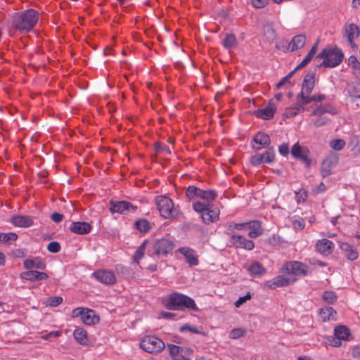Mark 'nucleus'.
Segmentation results:
<instances>
[{"label":"nucleus","mask_w":360,"mask_h":360,"mask_svg":"<svg viewBox=\"0 0 360 360\" xmlns=\"http://www.w3.org/2000/svg\"><path fill=\"white\" fill-rule=\"evenodd\" d=\"M245 330L240 328H234L231 330L229 337L232 339H238L245 334Z\"/></svg>","instance_id":"obj_49"},{"label":"nucleus","mask_w":360,"mask_h":360,"mask_svg":"<svg viewBox=\"0 0 360 360\" xmlns=\"http://www.w3.org/2000/svg\"><path fill=\"white\" fill-rule=\"evenodd\" d=\"M296 278L290 277L287 275H280L274 277L273 279L267 281L266 285L270 289H276L279 287H285L294 283Z\"/></svg>","instance_id":"obj_11"},{"label":"nucleus","mask_w":360,"mask_h":360,"mask_svg":"<svg viewBox=\"0 0 360 360\" xmlns=\"http://www.w3.org/2000/svg\"><path fill=\"white\" fill-rule=\"evenodd\" d=\"M276 110L275 104L270 101L266 108L256 110L255 115L263 120H270L274 117Z\"/></svg>","instance_id":"obj_18"},{"label":"nucleus","mask_w":360,"mask_h":360,"mask_svg":"<svg viewBox=\"0 0 360 360\" xmlns=\"http://www.w3.org/2000/svg\"><path fill=\"white\" fill-rule=\"evenodd\" d=\"M93 276L98 281L105 285H114L117 282L115 274L107 269L96 271Z\"/></svg>","instance_id":"obj_13"},{"label":"nucleus","mask_w":360,"mask_h":360,"mask_svg":"<svg viewBox=\"0 0 360 360\" xmlns=\"http://www.w3.org/2000/svg\"><path fill=\"white\" fill-rule=\"evenodd\" d=\"M73 335L76 341L80 345H86L87 344V333L84 328H78L75 329Z\"/></svg>","instance_id":"obj_32"},{"label":"nucleus","mask_w":360,"mask_h":360,"mask_svg":"<svg viewBox=\"0 0 360 360\" xmlns=\"http://www.w3.org/2000/svg\"><path fill=\"white\" fill-rule=\"evenodd\" d=\"M49 278V275L45 272H40L37 270H30L24 271V279L31 281H39Z\"/></svg>","instance_id":"obj_22"},{"label":"nucleus","mask_w":360,"mask_h":360,"mask_svg":"<svg viewBox=\"0 0 360 360\" xmlns=\"http://www.w3.org/2000/svg\"><path fill=\"white\" fill-rule=\"evenodd\" d=\"M109 205V209L112 213L126 214L129 212H134L137 210V206L134 205L131 202L125 200H110Z\"/></svg>","instance_id":"obj_7"},{"label":"nucleus","mask_w":360,"mask_h":360,"mask_svg":"<svg viewBox=\"0 0 360 360\" xmlns=\"http://www.w3.org/2000/svg\"><path fill=\"white\" fill-rule=\"evenodd\" d=\"M293 225L295 229L302 230L305 226L304 220L301 217L295 219L293 221Z\"/></svg>","instance_id":"obj_57"},{"label":"nucleus","mask_w":360,"mask_h":360,"mask_svg":"<svg viewBox=\"0 0 360 360\" xmlns=\"http://www.w3.org/2000/svg\"><path fill=\"white\" fill-rule=\"evenodd\" d=\"M295 70H292L290 72H289L285 77H284L278 83L276 84L277 88H281L282 86H283L286 83H290V79L295 74Z\"/></svg>","instance_id":"obj_55"},{"label":"nucleus","mask_w":360,"mask_h":360,"mask_svg":"<svg viewBox=\"0 0 360 360\" xmlns=\"http://www.w3.org/2000/svg\"><path fill=\"white\" fill-rule=\"evenodd\" d=\"M250 293H248L246 295L239 297V299L235 302V306L236 307H239L240 305H242L243 303H245L247 300H250Z\"/></svg>","instance_id":"obj_62"},{"label":"nucleus","mask_w":360,"mask_h":360,"mask_svg":"<svg viewBox=\"0 0 360 360\" xmlns=\"http://www.w3.org/2000/svg\"><path fill=\"white\" fill-rule=\"evenodd\" d=\"M319 314L323 321L335 320L336 311L330 307H326L320 309Z\"/></svg>","instance_id":"obj_31"},{"label":"nucleus","mask_w":360,"mask_h":360,"mask_svg":"<svg viewBox=\"0 0 360 360\" xmlns=\"http://www.w3.org/2000/svg\"><path fill=\"white\" fill-rule=\"evenodd\" d=\"M335 336L342 340H347L350 335L349 328L345 326H339L335 328Z\"/></svg>","instance_id":"obj_35"},{"label":"nucleus","mask_w":360,"mask_h":360,"mask_svg":"<svg viewBox=\"0 0 360 360\" xmlns=\"http://www.w3.org/2000/svg\"><path fill=\"white\" fill-rule=\"evenodd\" d=\"M319 117H318L316 120H313L311 121L313 126L315 127H321L322 126H324V125L327 124L328 123V122L330 121L329 118L326 116H322V115H319Z\"/></svg>","instance_id":"obj_47"},{"label":"nucleus","mask_w":360,"mask_h":360,"mask_svg":"<svg viewBox=\"0 0 360 360\" xmlns=\"http://www.w3.org/2000/svg\"><path fill=\"white\" fill-rule=\"evenodd\" d=\"M278 151L281 155L286 156L289 153V146L287 143H283L278 147Z\"/></svg>","instance_id":"obj_63"},{"label":"nucleus","mask_w":360,"mask_h":360,"mask_svg":"<svg viewBox=\"0 0 360 360\" xmlns=\"http://www.w3.org/2000/svg\"><path fill=\"white\" fill-rule=\"evenodd\" d=\"M63 298L59 296H53L46 298L44 303L46 306L57 307L63 302Z\"/></svg>","instance_id":"obj_43"},{"label":"nucleus","mask_w":360,"mask_h":360,"mask_svg":"<svg viewBox=\"0 0 360 360\" xmlns=\"http://www.w3.org/2000/svg\"><path fill=\"white\" fill-rule=\"evenodd\" d=\"M316 58L323 59L321 65L328 68H334L338 66L342 61L344 55L339 49L326 48L318 54Z\"/></svg>","instance_id":"obj_2"},{"label":"nucleus","mask_w":360,"mask_h":360,"mask_svg":"<svg viewBox=\"0 0 360 360\" xmlns=\"http://www.w3.org/2000/svg\"><path fill=\"white\" fill-rule=\"evenodd\" d=\"M345 141L341 139H335L330 142V146L335 150H342L345 147Z\"/></svg>","instance_id":"obj_48"},{"label":"nucleus","mask_w":360,"mask_h":360,"mask_svg":"<svg viewBox=\"0 0 360 360\" xmlns=\"http://www.w3.org/2000/svg\"><path fill=\"white\" fill-rule=\"evenodd\" d=\"M82 322L86 325H94L100 321V317L95 314V311L90 309H86L82 318Z\"/></svg>","instance_id":"obj_24"},{"label":"nucleus","mask_w":360,"mask_h":360,"mask_svg":"<svg viewBox=\"0 0 360 360\" xmlns=\"http://www.w3.org/2000/svg\"><path fill=\"white\" fill-rule=\"evenodd\" d=\"M69 229L72 233L84 235L90 232L91 226L88 222L76 221L72 222Z\"/></svg>","instance_id":"obj_20"},{"label":"nucleus","mask_w":360,"mask_h":360,"mask_svg":"<svg viewBox=\"0 0 360 360\" xmlns=\"http://www.w3.org/2000/svg\"><path fill=\"white\" fill-rule=\"evenodd\" d=\"M140 346L148 353H158L165 347L164 342L154 335L145 337L141 342Z\"/></svg>","instance_id":"obj_4"},{"label":"nucleus","mask_w":360,"mask_h":360,"mask_svg":"<svg viewBox=\"0 0 360 360\" xmlns=\"http://www.w3.org/2000/svg\"><path fill=\"white\" fill-rule=\"evenodd\" d=\"M264 163H271L275 160V150L273 147H268L264 154H262Z\"/></svg>","instance_id":"obj_40"},{"label":"nucleus","mask_w":360,"mask_h":360,"mask_svg":"<svg viewBox=\"0 0 360 360\" xmlns=\"http://www.w3.org/2000/svg\"><path fill=\"white\" fill-rule=\"evenodd\" d=\"M334 243L328 239L319 240L316 243V250L323 255H330L334 250Z\"/></svg>","instance_id":"obj_17"},{"label":"nucleus","mask_w":360,"mask_h":360,"mask_svg":"<svg viewBox=\"0 0 360 360\" xmlns=\"http://www.w3.org/2000/svg\"><path fill=\"white\" fill-rule=\"evenodd\" d=\"M196 193L197 187L195 186H189L186 191V196L189 200H191L195 198Z\"/></svg>","instance_id":"obj_50"},{"label":"nucleus","mask_w":360,"mask_h":360,"mask_svg":"<svg viewBox=\"0 0 360 360\" xmlns=\"http://www.w3.org/2000/svg\"><path fill=\"white\" fill-rule=\"evenodd\" d=\"M165 305L170 310L181 309L184 307L193 311L198 309L195 301L192 298L177 292L172 293L168 297Z\"/></svg>","instance_id":"obj_1"},{"label":"nucleus","mask_w":360,"mask_h":360,"mask_svg":"<svg viewBox=\"0 0 360 360\" xmlns=\"http://www.w3.org/2000/svg\"><path fill=\"white\" fill-rule=\"evenodd\" d=\"M331 165L330 160H324L321 167V174L323 178L328 176L331 174Z\"/></svg>","instance_id":"obj_44"},{"label":"nucleus","mask_w":360,"mask_h":360,"mask_svg":"<svg viewBox=\"0 0 360 360\" xmlns=\"http://www.w3.org/2000/svg\"><path fill=\"white\" fill-rule=\"evenodd\" d=\"M87 308L84 307H77L72 312V317L76 318L80 316L81 319L83 316L84 313H85Z\"/></svg>","instance_id":"obj_58"},{"label":"nucleus","mask_w":360,"mask_h":360,"mask_svg":"<svg viewBox=\"0 0 360 360\" xmlns=\"http://www.w3.org/2000/svg\"><path fill=\"white\" fill-rule=\"evenodd\" d=\"M219 214V210L217 208L211 210L210 207H207L201 214V217L204 222L209 224L217 219Z\"/></svg>","instance_id":"obj_29"},{"label":"nucleus","mask_w":360,"mask_h":360,"mask_svg":"<svg viewBox=\"0 0 360 360\" xmlns=\"http://www.w3.org/2000/svg\"><path fill=\"white\" fill-rule=\"evenodd\" d=\"M304 105L301 102V99L297 97V103L291 107L287 108L284 112L286 118H290L297 115L301 110H304Z\"/></svg>","instance_id":"obj_26"},{"label":"nucleus","mask_w":360,"mask_h":360,"mask_svg":"<svg viewBox=\"0 0 360 360\" xmlns=\"http://www.w3.org/2000/svg\"><path fill=\"white\" fill-rule=\"evenodd\" d=\"M250 162L254 166H258L262 163H264L263 156L261 153H257L251 157Z\"/></svg>","instance_id":"obj_52"},{"label":"nucleus","mask_w":360,"mask_h":360,"mask_svg":"<svg viewBox=\"0 0 360 360\" xmlns=\"http://www.w3.org/2000/svg\"><path fill=\"white\" fill-rule=\"evenodd\" d=\"M179 252L185 257L190 266H197L198 264V255L194 250L184 247L179 248Z\"/></svg>","instance_id":"obj_19"},{"label":"nucleus","mask_w":360,"mask_h":360,"mask_svg":"<svg viewBox=\"0 0 360 360\" xmlns=\"http://www.w3.org/2000/svg\"><path fill=\"white\" fill-rule=\"evenodd\" d=\"M222 44L224 48L231 49L237 46V40L235 34H226L225 38L223 40Z\"/></svg>","instance_id":"obj_37"},{"label":"nucleus","mask_w":360,"mask_h":360,"mask_svg":"<svg viewBox=\"0 0 360 360\" xmlns=\"http://www.w3.org/2000/svg\"><path fill=\"white\" fill-rule=\"evenodd\" d=\"M174 248V243L171 240L165 238L157 239L153 243V254L158 256H167Z\"/></svg>","instance_id":"obj_5"},{"label":"nucleus","mask_w":360,"mask_h":360,"mask_svg":"<svg viewBox=\"0 0 360 360\" xmlns=\"http://www.w3.org/2000/svg\"><path fill=\"white\" fill-rule=\"evenodd\" d=\"M167 348L173 360H191L182 355V348L174 345H168Z\"/></svg>","instance_id":"obj_28"},{"label":"nucleus","mask_w":360,"mask_h":360,"mask_svg":"<svg viewBox=\"0 0 360 360\" xmlns=\"http://www.w3.org/2000/svg\"><path fill=\"white\" fill-rule=\"evenodd\" d=\"M134 226L141 233H148L151 229L150 223L146 219L136 220Z\"/></svg>","instance_id":"obj_34"},{"label":"nucleus","mask_w":360,"mask_h":360,"mask_svg":"<svg viewBox=\"0 0 360 360\" xmlns=\"http://www.w3.org/2000/svg\"><path fill=\"white\" fill-rule=\"evenodd\" d=\"M252 148L256 150H260L262 148L269 147L271 143V139L268 134L264 132H258L252 139Z\"/></svg>","instance_id":"obj_16"},{"label":"nucleus","mask_w":360,"mask_h":360,"mask_svg":"<svg viewBox=\"0 0 360 360\" xmlns=\"http://www.w3.org/2000/svg\"><path fill=\"white\" fill-rule=\"evenodd\" d=\"M351 68L352 69V73L354 75V76L356 78L360 79V62Z\"/></svg>","instance_id":"obj_64"},{"label":"nucleus","mask_w":360,"mask_h":360,"mask_svg":"<svg viewBox=\"0 0 360 360\" xmlns=\"http://www.w3.org/2000/svg\"><path fill=\"white\" fill-rule=\"evenodd\" d=\"M193 210L200 213L201 214L204 212V211L207 208V206L200 202H197L193 204Z\"/></svg>","instance_id":"obj_56"},{"label":"nucleus","mask_w":360,"mask_h":360,"mask_svg":"<svg viewBox=\"0 0 360 360\" xmlns=\"http://www.w3.org/2000/svg\"><path fill=\"white\" fill-rule=\"evenodd\" d=\"M269 0H252V6L256 8H262L267 5Z\"/></svg>","instance_id":"obj_60"},{"label":"nucleus","mask_w":360,"mask_h":360,"mask_svg":"<svg viewBox=\"0 0 360 360\" xmlns=\"http://www.w3.org/2000/svg\"><path fill=\"white\" fill-rule=\"evenodd\" d=\"M325 113L335 115L337 113L336 110L329 103L318 105L311 112V115H322Z\"/></svg>","instance_id":"obj_27"},{"label":"nucleus","mask_w":360,"mask_h":360,"mask_svg":"<svg viewBox=\"0 0 360 360\" xmlns=\"http://www.w3.org/2000/svg\"><path fill=\"white\" fill-rule=\"evenodd\" d=\"M62 335L61 330L51 331L49 333L43 335L41 338L46 340H51L53 338H56Z\"/></svg>","instance_id":"obj_53"},{"label":"nucleus","mask_w":360,"mask_h":360,"mask_svg":"<svg viewBox=\"0 0 360 360\" xmlns=\"http://www.w3.org/2000/svg\"><path fill=\"white\" fill-rule=\"evenodd\" d=\"M248 271L250 273V274L253 276L264 275L266 271V269L263 266V265L258 262H253L248 268Z\"/></svg>","instance_id":"obj_30"},{"label":"nucleus","mask_w":360,"mask_h":360,"mask_svg":"<svg viewBox=\"0 0 360 360\" xmlns=\"http://www.w3.org/2000/svg\"><path fill=\"white\" fill-rule=\"evenodd\" d=\"M323 299L326 303L331 304L336 302L338 296L333 291H326L323 295Z\"/></svg>","instance_id":"obj_46"},{"label":"nucleus","mask_w":360,"mask_h":360,"mask_svg":"<svg viewBox=\"0 0 360 360\" xmlns=\"http://www.w3.org/2000/svg\"><path fill=\"white\" fill-rule=\"evenodd\" d=\"M230 243L236 248H241L248 250H252L255 248V243L251 240H248L245 237L235 233H230Z\"/></svg>","instance_id":"obj_10"},{"label":"nucleus","mask_w":360,"mask_h":360,"mask_svg":"<svg viewBox=\"0 0 360 360\" xmlns=\"http://www.w3.org/2000/svg\"><path fill=\"white\" fill-rule=\"evenodd\" d=\"M315 84V73L314 72H309L304 77L302 91L297 95V98L301 99V102L304 101V98H308L312 92Z\"/></svg>","instance_id":"obj_8"},{"label":"nucleus","mask_w":360,"mask_h":360,"mask_svg":"<svg viewBox=\"0 0 360 360\" xmlns=\"http://www.w3.org/2000/svg\"><path fill=\"white\" fill-rule=\"evenodd\" d=\"M47 250L52 253H57L60 250V244L56 241L50 242L48 244Z\"/></svg>","instance_id":"obj_54"},{"label":"nucleus","mask_w":360,"mask_h":360,"mask_svg":"<svg viewBox=\"0 0 360 360\" xmlns=\"http://www.w3.org/2000/svg\"><path fill=\"white\" fill-rule=\"evenodd\" d=\"M342 340L339 339L336 336L335 337H330L328 338L329 344L333 347H340L342 344Z\"/></svg>","instance_id":"obj_61"},{"label":"nucleus","mask_w":360,"mask_h":360,"mask_svg":"<svg viewBox=\"0 0 360 360\" xmlns=\"http://www.w3.org/2000/svg\"><path fill=\"white\" fill-rule=\"evenodd\" d=\"M263 30H264V40L266 41L271 42L276 39V32L271 25L266 24L263 27Z\"/></svg>","instance_id":"obj_36"},{"label":"nucleus","mask_w":360,"mask_h":360,"mask_svg":"<svg viewBox=\"0 0 360 360\" xmlns=\"http://www.w3.org/2000/svg\"><path fill=\"white\" fill-rule=\"evenodd\" d=\"M345 33L347 37V40L351 45L352 49H357V46L354 42V40L359 35L360 31L359 27L354 24H346L345 25Z\"/></svg>","instance_id":"obj_14"},{"label":"nucleus","mask_w":360,"mask_h":360,"mask_svg":"<svg viewBox=\"0 0 360 360\" xmlns=\"http://www.w3.org/2000/svg\"><path fill=\"white\" fill-rule=\"evenodd\" d=\"M340 248L344 252L345 257L347 259L354 261L358 258L359 254L357 251L353 248L349 244L341 242L339 244Z\"/></svg>","instance_id":"obj_23"},{"label":"nucleus","mask_w":360,"mask_h":360,"mask_svg":"<svg viewBox=\"0 0 360 360\" xmlns=\"http://www.w3.org/2000/svg\"><path fill=\"white\" fill-rule=\"evenodd\" d=\"M13 25L19 31L22 30V13H15L13 17Z\"/></svg>","instance_id":"obj_45"},{"label":"nucleus","mask_w":360,"mask_h":360,"mask_svg":"<svg viewBox=\"0 0 360 360\" xmlns=\"http://www.w3.org/2000/svg\"><path fill=\"white\" fill-rule=\"evenodd\" d=\"M290 153L294 158L301 160L307 167L310 165L309 150L307 148L302 147L299 143H296L292 146Z\"/></svg>","instance_id":"obj_9"},{"label":"nucleus","mask_w":360,"mask_h":360,"mask_svg":"<svg viewBox=\"0 0 360 360\" xmlns=\"http://www.w3.org/2000/svg\"><path fill=\"white\" fill-rule=\"evenodd\" d=\"M306 43V37L304 34H298L295 36L291 41L288 44V50L294 51L295 50L302 48Z\"/></svg>","instance_id":"obj_25"},{"label":"nucleus","mask_w":360,"mask_h":360,"mask_svg":"<svg viewBox=\"0 0 360 360\" xmlns=\"http://www.w3.org/2000/svg\"><path fill=\"white\" fill-rule=\"evenodd\" d=\"M326 96L324 94H315L313 96H309L308 98H304V101H302V104L307 105L311 102H321L326 99Z\"/></svg>","instance_id":"obj_41"},{"label":"nucleus","mask_w":360,"mask_h":360,"mask_svg":"<svg viewBox=\"0 0 360 360\" xmlns=\"http://www.w3.org/2000/svg\"><path fill=\"white\" fill-rule=\"evenodd\" d=\"M39 20V13L33 8L24 11V32L33 29Z\"/></svg>","instance_id":"obj_12"},{"label":"nucleus","mask_w":360,"mask_h":360,"mask_svg":"<svg viewBox=\"0 0 360 360\" xmlns=\"http://www.w3.org/2000/svg\"><path fill=\"white\" fill-rule=\"evenodd\" d=\"M115 269L119 274H121L125 278H128L134 274L133 271L130 268L122 264L116 265Z\"/></svg>","instance_id":"obj_39"},{"label":"nucleus","mask_w":360,"mask_h":360,"mask_svg":"<svg viewBox=\"0 0 360 360\" xmlns=\"http://www.w3.org/2000/svg\"><path fill=\"white\" fill-rule=\"evenodd\" d=\"M245 226H246L245 222H244V223L230 222L228 224L227 229H228V231L232 232L234 229L245 230Z\"/></svg>","instance_id":"obj_51"},{"label":"nucleus","mask_w":360,"mask_h":360,"mask_svg":"<svg viewBox=\"0 0 360 360\" xmlns=\"http://www.w3.org/2000/svg\"><path fill=\"white\" fill-rule=\"evenodd\" d=\"M155 203L160 215L165 219H173L179 214V210L174 207L173 201L168 197L157 196Z\"/></svg>","instance_id":"obj_3"},{"label":"nucleus","mask_w":360,"mask_h":360,"mask_svg":"<svg viewBox=\"0 0 360 360\" xmlns=\"http://www.w3.org/2000/svg\"><path fill=\"white\" fill-rule=\"evenodd\" d=\"M308 266L297 261L286 262L283 266V270L288 274L298 276H305L308 274Z\"/></svg>","instance_id":"obj_6"},{"label":"nucleus","mask_w":360,"mask_h":360,"mask_svg":"<svg viewBox=\"0 0 360 360\" xmlns=\"http://www.w3.org/2000/svg\"><path fill=\"white\" fill-rule=\"evenodd\" d=\"M18 238L16 233L13 232L2 233L0 232V243L4 245H11Z\"/></svg>","instance_id":"obj_33"},{"label":"nucleus","mask_w":360,"mask_h":360,"mask_svg":"<svg viewBox=\"0 0 360 360\" xmlns=\"http://www.w3.org/2000/svg\"><path fill=\"white\" fill-rule=\"evenodd\" d=\"M147 243L148 241L145 240L136 250L133 257L134 262L136 264H139L140 260L143 258Z\"/></svg>","instance_id":"obj_38"},{"label":"nucleus","mask_w":360,"mask_h":360,"mask_svg":"<svg viewBox=\"0 0 360 360\" xmlns=\"http://www.w3.org/2000/svg\"><path fill=\"white\" fill-rule=\"evenodd\" d=\"M245 230L249 229L248 236L250 238H256L263 234L262 223L258 220H252L245 222Z\"/></svg>","instance_id":"obj_15"},{"label":"nucleus","mask_w":360,"mask_h":360,"mask_svg":"<svg viewBox=\"0 0 360 360\" xmlns=\"http://www.w3.org/2000/svg\"><path fill=\"white\" fill-rule=\"evenodd\" d=\"M217 195V193L214 190H203L200 199L210 202L214 200Z\"/></svg>","instance_id":"obj_42"},{"label":"nucleus","mask_w":360,"mask_h":360,"mask_svg":"<svg viewBox=\"0 0 360 360\" xmlns=\"http://www.w3.org/2000/svg\"><path fill=\"white\" fill-rule=\"evenodd\" d=\"M11 222L15 226H22V216L15 215L11 219Z\"/></svg>","instance_id":"obj_59"},{"label":"nucleus","mask_w":360,"mask_h":360,"mask_svg":"<svg viewBox=\"0 0 360 360\" xmlns=\"http://www.w3.org/2000/svg\"><path fill=\"white\" fill-rule=\"evenodd\" d=\"M24 268L27 269H36L37 270H44L46 264L40 257H34L24 260Z\"/></svg>","instance_id":"obj_21"}]
</instances>
